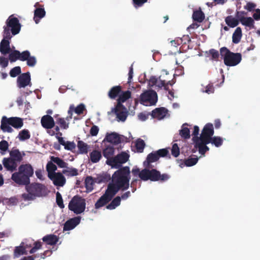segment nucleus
<instances>
[{
	"instance_id": "5fc2aeb1",
	"label": "nucleus",
	"mask_w": 260,
	"mask_h": 260,
	"mask_svg": "<svg viewBox=\"0 0 260 260\" xmlns=\"http://www.w3.org/2000/svg\"><path fill=\"white\" fill-rule=\"evenodd\" d=\"M158 83L159 81H158V79L157 78L154 76H151L148 81V86L150 88L153 87L154 85L157 86Z\"/></svg>"
},
{
	"instance_id": "473e14b6",
	"label": "nucleus",
	"mask_w": 260,
	"mask_h": 260,
	"mask_svg": "<svg viewBox=\"0 0 260 260\" xmlns=\"http://www.w3.org/2000/svg\"><path fill=\"white\" fill-rule=\"evenodd\" d=\"M25 53H26V59L25 61H26L27 65L31 67H34L37 63L36 57L31 56L30 52L28 50H25Z\"/></svg>"
},
{
	"instance_id": "69168bd1",
	"label": "nucleus",
	"mask_w": 260,
	"mask_h": 260,
	"mask_svg": "<svg viewBox=\"0 0 260 260\" xmlns=\"http://www.w3.org/2000/svg\"><path fill=\"white\" fill-rule=\"evenodd\" d=\"M149 114L144 112L140 113L138 115V118L141 121H145L148 118Z\"/></svg>"
},
{
	"instance_id": "dca6fc26",
	"label": "nucleus",
	"mask_w": 260,
	"mask_h": 260,
	"mask_svg": "<svg viewBox=\"0 0 260 260\" xmlns=\"http://www.w3.org/2000/svg\"><path fill=\"white\" fill-rule=\"evenodd\" d=\"M30 75L29 72L20 74L17 78V86L21 88H24L27 86L31 85Z\"/></svg>"
},
{
	"instance_id": "3c124183",
	"label": "nucleus",
	"mask_w": 260,
	"mask_h": 260,
	"mask_svg": "<svg viewBox=\"0 0 260 260\" xmlns=\"http://www.w3.org/2000/svg\"><path fill=\"white\" fill-rule=\"evenodd\" d=\"M172 155L175 157H178L180 154V149L176 143H174L171 149Z\"/></svg>"
},
{
	"instance_id": "4468645a",
	"label": "nucleus",
	"mask_w": 260,
	"mask_h": 260,
	"mask_svg": "<svg viewBox=\"0 0 260 260\" xmlns=\"http://www.w3.org/2000/svg\"><path fill=\"white\" fill-rule=\"evenodd\" d=\"M116 115L117 118L119 120L124 121L127 116V111L124 106L121 103H117L116 107L112 109Z\"/></svg>"
},
{
	"instance_id": "a19ab883",
	"label": "nucleus",
	"mask_w": 260,
	"mask_h": 260,
	"mask_svg": "<svg viewBox=\"0 0 260 260\" xmlns=\"http://www.w3.org/2000/svg\"><path fill=\"white\" fill-rule=\"evenodd\" d=\"M62 173L67 176H76L78 175V171L74 168H68L67 169L63 170Z\"/></svg>"
},
{
	"instance_id": "4c0bfd02",
	"label": "nucleus",
	"mask_w": 260,
	"mask_h": 260,
	"mask_svg": "<svg viewBox=\"0 0 260 260\" xmlns=\"http://www.w3.org/2000/svg\"><path fill=\"white\" fill-rule=\"evenodd\" d=\"M51 160L58 165L59 168H67L68 164L58 157L51 156Z\"/></svg>"
},
{
	"instance_id": "680f3d73",
	"label": "nucleus",
	"mask_w": 260,
	"mask_h": 260,
	"mask_svg": "<svg viewBox=\"0 0 260 260\" xmlns=\"http://www.w3.org/2000/svg\"><path fill=\"white\" fill-rule=\"evenodd\" d=\"M9 147L8 142L6 140H2L0 142V150L6 151Z\"/></svg>"
},
{
	"instance_id": "39448f33",
	"label": "nucleus",
	"mask_w": 260,
	"mask_h": 260,
	"mask_svg": "<svg viewBox=\"0 0 260 260\" xmlns=\"http://www.w3.org/2000/svg\"><path fill=\"white\" fill-rule=\"evenodd\" d=\"M140 178L143 181H160L164 182L170 178V175L167 173L161 174L160 172L155 169L145 168L141 171Z\"/></svg>"
},
{
	"instance_id": "49530a36",
	"label": "nucleus",
	"mask_w": 260,
	"mask_h": 260,
	"mask_svg": "<svg viewBox=\"0 0 260 260\" xmlns=\"http://www.w3.org/2000/svg\"><path fill=\"white\" fill-rule=\"evenodd\" d=\"M145 143L144 140L142 139H139L136 143V147L138 152L141 153L143 151Z\"/></svg>"
},
{
	"instance_id": "5701e85b",
	"label": "nucleus",
	"mask_w": 260,
	"mask_h": 260,
	"mask_svg": "<svg viewBox=\"0 0 260 260\" xmlns=\"http://www.w3.org/2000/svg\"><path fill=\"white\" fill-rule=\"evenodd\" d=\"M105 140L114 144H118L121 142L120 136L116 133L107 134Z\"/></svg>"
},
{
	"instance_id": "9b49d317",
	"label": "nucleus",
	"mask_w": 260,
	"mask_h": 260,
	"mask_svg": "<svg viewBox=\"0 0 260 260\" xmlns=\"http://www.w3.org/2000/svg\"><path fill=\"white\" fill-rule=\"evenodd\" d=\"M2 55H6L9 54L8 58L10 62H14L17 60H19L21 61H24L26 59V53H25V51L20 52L17 50H12L10 46V48L8 52L1 53Z\"/></svg>"
},
{
	"instance_id": "ddd939ff",
	"label": "nucleus",
	"mask_w": 260,
	"mask_h": 260,
	"mask_svg": "<svg viewBox=\"0 0 260 260\" xmlns=\"http://www.w3.org/2000/svg\"><path fill=\"white\" fill-rule=\"evenodd\" d=\"M140 99L142 103H148L150 105H154L157 101V95L154 90H148L141 94Z\"/></svg>"
},
{
	"instance_id": "f03ea898",
	"label": "nucleus",
	"mask_w": 260,
	"mask_h": 260,
	"mask_svg": "<svg viewBox=\"0 0 260 260\" xmlns=\"http://www.w3.org/2000/svg\"><path fill=\"white\" fill-rule=\"evenodd\" d=\"M129 168L123 167L115 171L112 176V183L108 184L107 188L116 194L119 190L124 191L129 186L131 179Z\"/></svg>"
},
{
	"instance_id": "09e8293b",
	"label": "nucleus",
	"mask_w": 260,
	"mask_h": 260,
	"mask_svg": "<svg viewBox=\"0 0 260 260\" xmlns=\"http://www.w3.org/2000/svg\"><path fill=\"white\" fill-rule=\"evenodd\" d=\"M209 53L211 55V59L212 60L218 61L219 54L217 50L214 49H211L209 51Z\"/></svg>"
},
{
	"instance_id": "4be33fe9",
	"label": "nucleus",
	"mask_w": 260,
	"mask_h": 260,
	"mask_svg": "<svg viewBox=\"0 0 260 260\" xmlns=\"http://www.w3.org/2000/svg\"><path fill=\"white\" fill-rule=\"evenodd\" d=\"M167 112L168 110L164 107L157 108L152 111L151 116L153 118L161 119L166 116Z\"/></svg>"
},
{
	"instance_id": "2f4dec72",
	"label": "nucleus",
	"mask_w": 260,
	"mask_h": 260,
	"mask_svg": "<svg viewBox=\"0 0 260 260\" xmlns=\"http://www.w3.org/2000/svg\"><path fill=\"white\" fill-rule=\"evenodd\" d=\"M192 19L194 21L201 23L205 19V14L201 10L193 11Z\"/></svg>"
},
{
	"instance_id": "0eeeda50",
	"label": "nucleus",
	"mask_w": 260,
	"mask_h": 260,
	"mask_svg": "<svg viewBox=\"0 0 260 260\" xmlns=\"http://www.w3.org/2000/svg\"><path fill=\"white\" fill-rule=\"evenodd\" d=\"M220 53L223 57L224 63L227 66H235L238 64L242 60L241 53L232 52L225 47L220 49Z\"/></svg>"
},
{
	"instance_id": "cd10ccee",
	"label": "nucleus",
	"mask_w": 260,
	"mask_h": 260,
	"mask_svg": "<svg viewBox=\"0 0 260 260\" xmlns=\"http://www.w3.org/2000/svg\"><path fill=\"white\" fill-rule=\"evenodd\" d=\"M225 23L228 26L234 28L239 23V20L237 18L233 17L232 15L227 16L225 18Z\"/></svg>"
},
{
	"instance_id": "774afa93",
	"label": "nucleus",
	"mask_w": 260,
	"mask_h": 260,
	"mask_svg": "<svg viewBox=\"0 0 260 260\" xmlns=\"http://www.w3.org/2000/svg\"><path fill=\"white\" fill-rule=\"evenodd\" d=\"M247 15V13L245 11H237L235 14L236 17L240 20L241 17H245V15Z\"/></svg>"
},
{
	"instance_id": "864d4df0",
	"label": "nucleus",
	"mask_w": 260,
	"mask_h": 260,
	"mask_svg": "<svg viewBox=\"0 0 260 260\" xmlns=\"http://www.w3.org/2000/svg\"><path fill=\"white\" fill-rule=\"evenodd\" d=\"M158 158L167 156L169 154V150L167 148L160 149L155 151Z\"/></svg>"
},
{
	"instance_id": "c9c22d12",
	"label": "nucleus",
	"mask_w": 260,
	"mask_h": 260,
	"mask_svg": "<svg viewBox=\"0 0 260 260\" xmlns=\"http://www.w3.org/2000/svg\"><path fill=\"white\" fill-rule=\"evenodd\" d=\"M131 96V92L129 90L125 91H122L120 93L118 99V103H121L125 102L126 100L129 99Z\"/></svg>"
},
{
	"instance_id": "20e7f679",
	"label": "nucleus",
	"mask_w": 260,
	"mask_h": 260,
	"mask_svg": "<svg viewBox=\"0 0 260 260\" xmlns=\"http://www.w3.org/2000/svg\"><path fill=\"white\" fill-rule=\"evenodd\" d=\"M10 156L5 157L2 160L4 168L11 172L16 170L17 168L23 160L25 155L24 151H20L19 149L13 148L9 152Z\"/></svg>"
},
{
	"instance_id": "6e6d98bb",
	"label": "nucleus",
	"mask_w": 260,
	"mask_h": 260,
	"mask_svg": "<svg viewBox=\"0 0 260 260\" xmlns=\"http://www.w3.org/2000/svg\"><path fill=\"white\" fill-rule=\"evenodd\" d=\"M9 59L3 56H0V66L3 68H6L9 64Z\"/></svg>"
},
{
	"instance_id": "8fccbe9b",
	"label": "nucleus",
	"mask_w": 260,
	"mask_h": 260,
	"mask_svg": "<svg viewBox=\"0 0 260 260\" xmlns=\"http://www.w3.org/2000/svg\"><path fill=\"white\" fill-rule=\"evenodd\" d=\"M56 202L58 207L61 209L64 207L62 196L59 192H57L56 193Z\"/></svg>"
},
{
	"instance_id": "7ed1b4c3",
	"label": "nucleus",
	"mask_w": 260,
	"mask_h": 260,
	"mask_svg": "<svg viewBox=\"0 0 260 260\" xmlns=\"http://www.w3.org/2000/svg\"><path fill=\"white\" fill-rule=\"evenodd\" d=\"M34 174V169L29 164L21 165L18 171L14 173L11 179L16 183L20 185H27L30 183V177Z\"/></svg>"
},
{
	"instance_id": "a878e982",
	"label": "nucleus",
	"mask_w": 260,
	"mask_h": 260,
	"mask_svg": "<svg viewBox=\"0 0 260 260\" xmlns=\"http://www.w3.org/2000/svg\"><path fill=\"white\" fill-rule=\"evenodd\" d=\"M46 14V12L44 8H37L34 11V20L37 24L40 22L41 19L43 18Z\"/></svg>"
},
{
	"instance_id": "603ef678",
	"label": "nucleus",
	"mask_w": 260,
	"mask_h": 260,
	"mask_svg": "<svg viewBox=\"0 0 260 260\" xmlns=\"http://www.w3.org/2000/svg\"><path fill=\"white\" fill-rule=\"evenodd\" d=\"M25 253V249L23 246H17L14 250V255L16 256H19Z\"/></svg>"
},
{
	"instance_id": "f3484780",
	"label": "nucleus",
	"mask_w": 260,
	"mask_h": 260,
	"mask_svg": "<svg viewBox=\"0 0 260 260\" xmlns=\"http://www.w3.org/2000/svg\"><path fill=\"white\" fill-rule=\"evenodd\" d=\"M194 143V147L199 149V152L200 154L204 155L207 151H209V148L207 146L210 143V141L192 139Z\"/></svg>"
},
{
	"instance_id": "c03bdc74",
	"label": "nucleus",
	"mask_w": 260,
	"mask_h": 260,
	"mask_svg": "<svg viewBox=\"0 0 260 260\" xmlns=\"http://www.w3.org/2000/svg\"><path fill=\"white\" fill-rule=\"evenodd\" d=\"M66 119L63 118H58L56 119V123L59 125L61 128L67 129L69 127V123L66 122Z\"/></svg>"
},
{
	"instance_id": "f704fd0d",
	"label": "nucleus",
	"mask_w": 260,
	"mask_h": 260,
	"mask_svg": "<svg viewBox=\"0 0 260 260\" xmlns=\"http://www.w3.org/2000/svg\"><path fill=\"white\" fill-rule=\"evenodd\" d=\"M57 170V167L54 164V162L51 160L49 161L46 165V170L48 172V178L54 173H56L55 171Z\"/></svg>"
},
{
	"instance_id": "c756f323",
	"label": "nucleus",
	"mask_w": 260,
	"mask_h": 260,
	"mask_svg": "<svg viewBox=\"0 0 260 260\" xmlns=\"http://www.w3.org/2000/svg\"><path fill=\"white\" fill-rule=\"evenodd\" d=\"M115 149L113 146H108L103 151L104 156L107 158L106 162L111 159L114 154Z\"/></svg>"
},
{
	"instance_id": "aec40b11",
	"label": "nucleus",
	"mask_w": 260,
	"mask_h": 260,
	"mask_svg": "<svg viewBox=\"0 0 260 260\" xmlns=\"http://www.w3.org/2000/svg\"><path fill=\"white\" fill-rule=\"evenodd\" d=\"M81 220V217L77 216L68 220L63 226L64 231H70L74 229L79 224Z\"/></svg>"
},
{
	"instance_id": "393cba45",
	"label": "nucleus",
	"mask_w": 260,
	"mask_h": 260,
	"mask_svg": "<svg viewBox=\"0 0 260 260\" xmlns=\"http://www.w3.org/2000/svg\"><path fill=\"white\" fill-rule=\"evenodd\" d=\"M122 87L120 85L114 86L112 87L108 93L109 98L111 99H115L119 97L121 92Z\"/></svg>"
},
{
	"instance_id": "e2e57ef3",
	"label": "nucleus",
	"mask_w": 260,
	"mask_h": 260,
	"mask_svg": "<svg viewBox=\"0 0 260 260\" xmlns=\"http://www.w3.org/2000/svg\"><path fill=\"white\" fill-rule=\"evenodd\" d=\"M99 131V128L96 125H93L90 129V134L92 136H96Z\"/></svg>"
},
{
	"instance_id": "a18cd8bd",
	"label": "nucleus",
	"mask_w": 260,
	"mask_h": 260,
	"mask_svg": "<svg viewBox=\"0 0 260 260\" xmlns=\"http://www.w3.org/2000/svg\"><path fill=\"white\" fill-rule=\"evenodd\" d=\"M198 157H189L187 159H185L184 165L187 167H191L195 165L198 161Z\"/></svg>"
},
{
	"instance_id": "338daca9",
	"label": "nucleus",
	"mask_w": 260,
	"mask_h": 260,
	"mask_svg": "<svg viewBox=\"0 0 260 260\" xmlns=\"http://www.w3.org/2000/svg\"><path fill=\"white\" fill-rule=\"evenodd\" d=\"M214 91V88L212 84H209L208 85H207L206 86V89L205 90V92H206L208 94H210V93H213Z\"/></svg>"
},
{
	"instance_id": "b1692460",
	"label": "nucleus",
	"mask_w": 260,
	"mask_h": 260,
	"mask_svg": "<svg viewBox=\"0 0 260 260\" xmlns=\"http://www.w3.org/2000/svg\"><path fill=\"white\" fill-rule=\"evenodd\" d=\"M43 242L50 245H54L59 241V237L54 234L47 235L42 238Z\"/></svg>"
},
{
	"instance_id": "f257e3e1",
	"label": "nucleus",
	"mask_w": 260,
	"mask_h": 260,
	"mask_svg": "<svg viewBox=\"0 0 260 260\" xmlns=\"http://www.w3.org/2000/svg\"><path fill=\"white\" fill-rule=\"evenodd\" d=\"M6 25L3 27V39L0 43V52H8L10 45V40L12 36L19 34L21 29V24L17 17L13 15L10 16L6 22Z\"/></svg>"
},
{
	"instance_id": "6e6552de",
	"label": "nucleus",
	"mask_w": 260,
	"mask_h": 260,
	"mask_svg": "<svg viewBox=\"0 0 260 260\" xmlns=\"http://www.w3.org/2000/svg\"><path fill=\"white\" fill-rule=\"evenodd\" d=\"M25 185V189L27 193H23L21 198L24 201H31L34 200L36 197H40L42 194V190L44 186L40 183H33Z\"/></svg>"
},
{
	"instance_id": "de8ad7c7",
	"label": "nucleus",
	"mask_w": 260,
	"mask_h": 260,
	"mask_svg": "<svg viewBox=\"0 0 260 260\" xmlns=\"http://www.w3.org/2000/svg\"><path fill=\"white\" fill-rule=\"evenodd\" d=\"M21 68L19 66L12 68L10 72V75L12 77H15L21 74Z\"/></svg>"
},
{
	"instance_id": "412c9836",
	"label": "nucleus",
	"mask_w": 260,
	"mask_h": 260,
	"mask_svg": "<svg viewBox=\"0 0 260 260\" xmlns=\"http://www.w3.org/2000/svg\"><path fill=\"white\" fill-rule=\"evenodd\" d=\"M158 159V157L155 151H153L147 155L146 159L143 162V166L145 168H152L151 163L156 162Z\"/></svg>"
},
{
	"instance_id": "4d7b16f0",
	"label": "nucleus",
	"mask_w": 260,
	"mask_h": 260,
	"mask_svg": "<svg viewBox=\"0 0 260 260\" xmlns=\"http://www.w3.org/2000/svg\"><path fill=\"white\" fill-rule=\"evenodd\" d=\"M64 147L66 150L73 151L76 148V144L74 142L67 141Z\"/></svg>"
},
{
	"instance_id": "bf43d9fd",
	"label": "nucleus",
	"mask_w": 260,
	"mask_h": 260,
	"mask_svg": "<svg viewBox=\"0 0 260 260\" xmlns=\"http://www.w3.org/2000/svg\"><path fill=\"white\" fill-rule=\"evenodd\" d=\"M85 110V106L83 104H81L77 106V107L75 109L74 111L76 114L80 115L83 113V111Z\"/></svg>"
},
{
	"instance_id": "0e129e2a",
	"label": "nucleus",
	"mask_w": 260,
	"mask_h": 260,
	"mask_svg": "<svg viewBox=\"0 0 260 260\" xmlns=\"http://www.w3.org/2000/svg\"><path fill=\"white\" fill-rule=\"evenodd\" d=\"M148 0H133L134 7L135 8L141 7Z\"/></svg>"
},
{
	"instance_id": "2eb2a0df",
	"label": "nucleus",
	"mask_w": 260,
	"mask_h": 260,
	"mask_svg": "<svg viewBox=\"0 0 260 260\" xmlns=\"http://www.w3.org/2000/svg\"><path fill=\"white\" fill-rule=\"evenodd\" d=\"M214 135V129L213 124L207 123L204 127L200 137H197L196 139L210 141V138Z\"/></svg>"
},
{
	"instance_id": "9d476101",
	"label": "nucleus",
	"mask_w": 260,
	"mask_h": 260,
	"mask_svg": "<svg viewBox=\"0 0 260 260\" xmlns=\"http://www.w3.org/2000/svg\"><path fill=\"white\" fill-rule=\"evenodd\" d=\"M129 155L125 152H121L117 155L112 157L111 159L106 162V164L111 167L112 168L120 169L123 164L127 162Z\"/></svg>"
},
{
	"instance_id": "bb28decb",
	"label": "nucleus",
	"mask_w": 260,
	"mask_h": 260,
	"mask_svg": "<svg viewBox=\"0 0 260 260\" xmlns=\"http://www.w3.org/2000/svg\"><path fill=\"white\" fill-rule=\"evenodd\" d=\"M239 22H241L242 25L249 27L250 29L254 27V20L250 17H241L239 20Z\"/></svg>"
},
{
	"instance_id": "72a5a7b5",
	"label": "nucleus",
	"mask_w": 260,
	"mask_h": 260,
	"mask_svg": "<svg viewBox=\"0 0 260 260\" xmlns=\"http://www.w3.org/2000/svg\"><path fill=\"white\" fill-rule=\"evenodd\" d=\"M121 200L120 197L117 196L106 206V208L109 210H113L115 209L120 205Z\"/></svg>"
},
{
	"instance_id": "423d86ee",
	"label": "nucleus",
	"mask_w": 260,
	"mask_h": 260,
	"mask_svg": "<svg viewBox=\"0 0 260 260\" xmlns=\"http://www.w3.org/2000/svg\"><path fill=\"white\" fill-rule=\"evenodd\" d=\"M23 125V119L20 117H11L8 118L6 116H4L1 119V129L4 133H12L14 130L11 126L16 129H20Z\"/></svg>"
},
{
	"instance_id": "13d9d810",
	"label": "nucleus",
	"mask_w": 260,
	"mask_h": 260,
	"mask_svg": "<svg viewBox=\"0 0 260 260\" xmlns=\"http://www.w3.org/2000/svg\"><path fill=\"white\" fill-rule=\"evenodd\" d=\"M168 86L169 85L166 84V81L161 79V76H160L159 77V83L157 84V87L158 88H161V87H164L166 90H169Z\"/></svg>"
},
{
	"instance_id": "6ab92c4d",
	"label": "nucleus",
	"mask_w": 260,
	"mask_h": 260,
	"mask_svg": "<svg viewBox=\"0 0 260 260\" xmlns=\"http://www.w3.org/2000/svg\"><path fill=\"white\" fill-rule=\"evenodd\" d=\"M42 126L46 129H51L55 126V122L52 117L49 115L43 116L41 120Z\"/></svg>"
},
{
	"instance_id": "e433bc0d",
	"label": "nucleus",
	"mask_w": 260,
	"mask_h": 260,
	"mask_svg": "<svg viewBox=\"0 0 260 260\" xmlns=\"http://www.w3.org/2000/svg\"><path fill=\"white\" fill-rule=\"evenodd\" d=\"M17 138L20 141H24L30 138V134L28 129H24L19 132Z\"/></svg>"
},
{
	"instance_id": "58836bf2",
	"label": "nucleus",
	"mask_w": 260,
	"mask_h": 260,
	"mask_svg": "<svg viewBox=\"0 0 260 260\" xmlns=\"http://www.w3.org/2000/svg\"><path fill=\"white\" fill-rule=\"evenodd\" d=\"M77 147L81 154H87L88 152V146L83 141L80 140L78 142Z\"/></svg>"
},
{
	"instance_id": "ea45409f",
	"label": "nucleus",
	"mask_w": 260,
	"mask_h": 260,
	"mask_svg": "<svg viewBox=\"0 0 260 260\" xmlns=\"http://www.w3.org/2000/svg\"><path fill=\"white\" fill-rule=\"evenodd\" d=\"M187 125V123L183 124L182 129L179 132L181 137L184 139H188L190 137V131L187 127H184V125Z\"/></svg>"
},
{
	"instance_id": "a211bd4d",
	"label": "nucleus",
	"mask_w": 260,
	"mask_h": 260,
	"mask_svg": "<svg viewBox=\"0 0 260 260\" xmlns=\"http://www.w3.org/2000/svg\"><path fill=\"white\" fill-rule=\"evenodd\" d=\"M49 178L53 181V184L55 186H63L66 182L65 177L60 172L54 173L53 175L49 177Z\"/></svg>"
},
{
	"instance_id": "052dcab7",
	"label": "nucleus",
	"mask_w": 260,
	"mask_h": 260,
	"mask_svg": "<svg viewBox=\"0 0 260 260\" xmlns=\"http://www.w3.org/2000/svg\"><path fill=\"white\" fill-rule=\"evenodd\" d=\"M256 5L255 4L252 2H248L244 8L249 12L252 11L255 8Z\"/></svg>"
},
{
	"instance_id": "f8f14e48",
	"label": "nucleus",
	"mask_w": 260,
	"mask_h": 260,
	"mask_svg": "<svg viewBox=\"0 0 260 260\" xmlns=\"http://www.w3.org/2000/svg\"><path fill=\"white\" fill-rule=\"evenodd\" d=\"M115 194V193L107 188L105 193L95 203V208L99 209L106 205L112 200Z\"/></svg>"
},
{
	"instance_id": "c85d7f7f",
	"label": "nucleus",
	"mask_w": 260,
	"mask_h": 260,
	"mask_svg": "<svg viewBox=\"0 0 260 260\" xmlns=\"http://www.w3.org/2000/svg\"><path fill=\"white\" fill-rule=\"evenodd\" d=\"M242 36V29L241 27H238L235 29L232 36V41L234 44L239 43Z\"/></svg>"
},
{
	"instance_id": "1a4fd4ad",
	"label": "nucleus",
	"mask_w": 260,
	"mask_h": 260,
	"mask_svg": "<svg viewBox=\"0 0 260 260\" xmlns=\"http://www.w3.org/2000/svg\"><path fill=\"white\" fill-rule=\"evenodd\" d=\"M86 202L85 199L79 196H74L70 201L68 208L76 214L83 213L85 209Z\"/></svg>"
},
{
	"instance_id": "7c9ffc66",
	"label": "nucleus",
	"mask_w": 260,
	"mask_h": 260,
	"mask_svg": "<svg viewBox=\"0 0 260 260\" xmlns=\"http://www.w3.org/2000/svg\"><path fill=\"white\" fill-rule=\"evenodd\" d=\"M89 155L90 159L92 163H97L102 157L101 151L96 150H93Z\"/></svg>"
},
{
	"instance_id": "79ce46f5",
	"label": "nucleus",
	"mask_w": 260,
	"mask_h": 260,
	"mask_svg": "<svg viewBox=\"0 0 260 260\" xmlns=\"http://www.w3.org/2000/svg\"><path fill=\"white\" fill-rule=\"evenodd\" d=\"M210 139V143L215 145L217 147H219L222 145V139L218 136L211 137Z\"/></svg>"
},
{
	"instance_id": "37998d69",
	"label": "nucleus",
	"mask_w": 260,
	"mask_h": 260,
	"mask_svg": "<svg viewBox=\"0 0 260 260\" xmlns=\"http://www.w3.org/2000/svg\"><path fill=\"white\" fill-rule=\"evenodd\" d=\"M94 180L92 177L87 176L85 180V187L88 191H91L93 187Z\"/></svg>"
}]
</instances>
